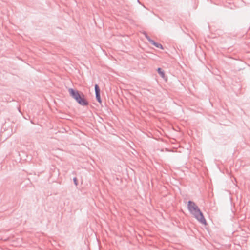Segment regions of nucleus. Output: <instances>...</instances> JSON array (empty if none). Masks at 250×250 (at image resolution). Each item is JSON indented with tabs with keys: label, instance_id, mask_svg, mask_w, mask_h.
Masks as SVG:
<instances>
[{
	"label": "nucleus",
	"instance_id": "obj_1",
	"mask_svg": "<svg viewBox=\"0 0 250 250\" xmlns=\"http://www.w3.org/2000/svg\"><path fill=\"white\" fill-rule=\"evenodd\" d=\"M68 92L70 96L74 99L80 105L82 106L88 105V102L85 98L83 93L73 88H69Z\"/></svg>",
	"mask_w": 250,
	"mask_h": 250
},
{
	"label": "nucleus",
	"instance_id": "obj_2",
	"mask_svg": "<svg viewBox=\"0 0 250 250\" xmlns=\"http://www.w3.org/2000/svg\"><path fill=\"white\" fill-rule=\"evenodd\" d=\"M189 212L200 223L205 225L207 224L206 220L204 218L203 213L201 211L197 206L191 209V211H190Z\"/></svg>",
	"mask_w": 250,
	"mask_h": 250
},
{
	"label": "nucleus",
	"instance_id": "obj_3",
	"mask_svg": "<svg viewBox=\"0 0 250 250\" xmlns=\"http://www.w3.org/2000/svg\"><path fill=\"white\" fill-rule=\"evenodd\" d=\"M95 95H96V99L97 101L100 103H102V100L100 97V89L98 84L95 85Z\"/></svg>",
	"mask_w": 250,
	"mask_h": 250
},
{
	"label": "nucleus",
	"instance_id": "obj_4",
	"mask_svg": "<svg viewBox=\"0 0 250 250\" xmlns=\"http://www.w3.org/2000/svg\"><path fill=\"white\" fill-rule=\"evenodd\" d=\"M197 205L194 202L191 201H189L188 202V210L189 211H191V209L193 208H194V207H195Z\"/></svg>",
	"mask_w": 250,
	"mask_h": 250
},
{
	"label": "nucleus",
	"instance_id": "obj_5",
	"mask_svg": "<svg viewBox=\"0 0 250 250\" xmlns=\"http://www.w3.org/2000/svg\"><path fill=\"white\" fill-rule=\"evenodd\" d=\"M150 43L151 44L154 45L155 47H156L157 48H160L162 49H164L163 47L161 44L155 42L154 40L151 41V42Z\"/></svg>",
	"mask_w": 250,
	"mask_h": 250
},
{
	"label": "nucleus",
	"instance_id": "obj_6",
	"mask_svg": "<svg viewBox=\"0 0 250 250\" xmlns=\"http://www.w3.org/2000/svg\"><path fill=\"white\" fill-rule=\"evenodd\" d=\"M157 72L159 74V75L162 77V78H164L165 76V74L164 71L161 68H158L157 69Z\"/></svg>",
	"mask_w": 250,
	"mask_h": 250
},
{
	"label": "nucleus",
	"instance_id": "obj_7",
	"mask_svg": "<svg viewBox=\"0 0 250 250\" xmlns=\"http://www.w3.org/2000/svg\"><path fill=\"white\" fill-rule=\"evenodd\" d=\"M145 35L146 39L148 41V42L151 43V41H153L152 39H151L149 36L147 35L146 33H145Z\"/></svg>",
	"mask_w": 250,
	"mask_h": 250
},
{
	"label": "nucleus",
	"instance_id": "obj_8",
	"mask_svg": "<svg viewBox=\"0 0 250 250\" xmlns=\"http://www.w3.org/2000/svg\"><path fill=\"white\" fill-rule=\"evenodd\" d=\"M73 181L76 186L78 185V180L76 177H74L73 178Z\"/></svg>",
	"mask_w": 250,
	"mask_h": 250
}]
</instances>
